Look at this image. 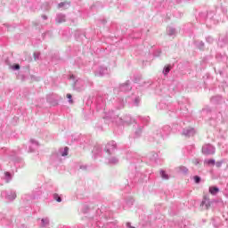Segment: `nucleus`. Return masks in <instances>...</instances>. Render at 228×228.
I'll return each instance as SVG.
<instances>
[{
	"mask_svg": "<svg viewBox=\"0 0 228 228\" xmlns=\"http://www.w3.org/2000/svg\"><path fill=\"white\" fill-rule=\"evenodd\" d=\"M218 191L219 190L217 187H209V193H211V195H216Z\"/></svg>",
	"mask_w": 228,
	"mask_h": 228,
	"instance_id": "f257e3e1",
	"label": "nucleus"
},
{
	"mask_svg": "<svg viewBox=\"0 0 228 228\" xmlns=\"http://www.w3.org/2000/svg\"><path fill=\"white\" fill-rule=\"evenodd\" d=\"M66 97H67V99L69 100V104H74V101L72 100V94H68L66 95Z\"/></svg>",
	"mask_w": 228,
	"mask_h": 228,
	"instance_id": "f03ea898",
	"label": "nucleus"
},
{
	"mask_svg": "<svg viewBox=\"0 0 228 228\" xmlns=\"http://www.w3.org/2000/svg\"><path fill=\"white\" fill-rule=\"evenodd\" d=\"M205 163L207 165H211L212 167H215V159H208V160H206Z\"/></svg>",
	"mask_w": 228,
	"mask_h": 228,
	"instance_id": "7ed1b4c3",
	"label": "nucleus"
},
{
	"mask_svg": "<svg viewBox=\"0 0 228 228\" xmlns=\"http://www.w3.org/2000/svg\"><path fill=\"white\" fill-rule=\"evenodd\" d=\"M160 175L163 179H168V175H167V173H165V171H161Z\"/></svg>",
	"mask_w": 228,
	"mask_h": 228,
	"instance_id": "20e7f679",
	"label": "nucleus"
},
{
	"mask_svg": "<svg viewBox=\"0 0 228 228\" xmlns=\"http://www.w3.org/2000/svg\"><path fill=\"white\" fill-rule=\"evenodd\" d=\"M61 156H69V147L64 148V152L61 154Z\"/></svg>",
	"mask_w": 228,
	"mask_h": 228,
	"instance_id": "39448f33",
	"label": "nucleus"
},
{
	"mask_svg": "<svg viewBox=\"0 0 228 228\" xmlns=\"http://www.w3.org/2000/svg\"><path fill=\"white\" fill-rule=\"evenodd\" d=\"M194 181L197 183H200V177H199L198 175L194 176Z\"/></svg>",
	"mask_w": 228,
	"mask_h": 228,
	"instance_id": "423d86ee",
	"label": "nucleus"
},
{
	"mask_svg": "<svg viewBox=\"0 0 228 228\" xmlns=\"http://www.w3.org/2000/svg\"><path fill=\"white\" fill-rule=\"evenodd\" d=\"M12 69H14V70H19V69H20V66L19 64H15L14 66H12Z\"/></svg>",
	"mask_w": 228,
	"mask_h": 228,
	"instance_id": "0eeeda50",
	"label": "nucleus"
},
{
	"mask_svg": "<svg viewBox=\"0 0 228 228\" xmlns=\"http://www.w3.org/2000/svg\"><path fill=\"white\" fill-rule=\"evenodd\" d=\"M168 72H170V67L169 66H167L165 68V74H168Z\"/></svg>",
	"mask_w": 228,
	"mask_h": 228,
	"instance_id": "6e6552de",
	"label": "nucleus"
},
{
	"mask_svg": "<svg viewBox=\"0 0 228 228\" xmlns=\"http://www.w3.org/2000/svg\"><path fill=\"white\" fill-rule=\"evenodd\" d=\"M54 199L57 200V202H61V198L59 197L58 195H55Z\"/></svg>",
	"mask_w": 228,
	"mask_h": 228,
	"instance_id": "1a4fd4ad",
	"label": "nucleus"
},
{
	"mask_svg": "<svg viewBox=\"0 0 228 228\" xmlns=\"http://www.w3.org/2000/svg\"><path fill=\"white\" fill-rule=\"evenodd\" d=\"M65 4H67V3H61V4H59V8H61L62 6H65Z\"/></svg>",
	"mask_w": 228,
	"mask_h": 228,
	"instance_id": "9d476101",
	"label": "nucleus"
},
{
	"mask_svg": "<svg viewBox=\"0 0 228 228\" xmlns=\"http://www.w3.org/2000/svg\"><path fill=\"white\" fill-rule=\"evenodd\" d=\"M202 204H204V201H202Z\"/></svg>",
	"mask_w": 228,
	"mask_h": 228,
	"instance_id": "9b49d317",
	"label": "nucleus"
}]
</instances>
